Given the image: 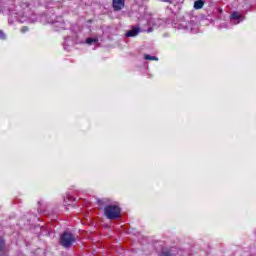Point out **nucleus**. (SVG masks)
Listing matches in <instances>:
<instances>
[{
	"label": "nucleus",
	"instance_id": "obj_8",
	"mask_svg": "<svg viewBox=\"0 0 256 256\" xmlns=\"http://www.w3.org/2000/svg\"><path fill=\"white\" fill-rule=\"evenodd\" d=\"M99 41V38H87L86 43L88 45H93V43H97Z\"/></svg>",
	"mask_w": 256,
	"mask_h": 256
},
{
	"label": "nucleus",
	"instance_id": "obj_2",
	"mask_svg": "<svg viewBox=\"0 0 256 256\" xmlns=\"http://www.w3.org/2000/svg\"><path fill=\"white\" fill-rule=\"evenodd\" d=\"M75 241H77V239L71 232H64L60 237V245L65 247V249H69Z\"/></svg>",
	"mask_w": 256,
	"mask_h": 256
},
{
	"label": "nucleus",
	"instance_id": "obj_1",
	"mask_svg": "<svg viewBox=\"0 0 256 256\" xmlns=\"http://www.w3.org/2000/svg\"><path fill=\"white\" fill-rule=\"evenodd\" d=\"M104 215L107 219H119L121 217V207L118 205H108L104 208Z\"/></svg>",
	"mask_w": 256,
	"mask_h": 256
},
{
	"label": "nucleus",
	"instance_id": "obj_4",
	"mask_svg": "<svg viewBox=\"0 0 256 256\" xmlns=\"http://www.w3.org/2000/svg\"><path fill=\"white\" fill-rule=\"evenodd\" d=\"M139 35V28H133L126 32V37H137Z\"/></svg>",
	"mask_w": 256,
	"mask_h": 256
},
{
	"label": "nucleus",
	"instance_id": "obj_6",
	"mask_svg": "<svg viewBox=\"0 0 256 256\" xmlns=\"http://www.w3.org/2000/svg\"><path fill=\"white\" fill-rule=\"evenodd\" d=\"M204 5H205V1H203V0H196L194 2V9H203Z\"/></svg>",
	"mask_w": 256,
	"mask_h": 256
},
{
	"label": "nucleus",
	"instance_id": "obj_9",
	"mask_svg": "<svg viewBox=\"0 0 256 256\" xmlns=\"http://www.w3.org/2000/svg\"><path fill=\"white\" fill-rule=\"evenodd\" d=\"M5 251V239L0 238V253H3Z\"/></svg>",
	"mask_w": 256,
	"mask_h": 256
},
{
	"label": "nucleus",
	"instance_id": "obj_7",
	"mask_svg": "<svg viewBox=\"0 0 256 256\" xmlns=\"http://www.w3.org/2000/svg\"><path fill=\"white\" fill-rule=\"evenodd\" d=\"M144 59H145L146 61H159V58H158V57H156V56H151V55H149V54H145V55H144Z\"/></svg>",
	"mask_w": 256,
	"mask_h": 256
},
{
	"label": "nucleus",
	"instance_id": "obj_13",
	"mask_svg": "<svg viewBox=\"0 0 256 256\" xmlns=\"http://www.w3.org/2000/svg\"><path fill=\"white\" fill-rule=\"evenodd\" d=\"M27 31H29V27L23 26L21 29V33H27Z\"/></svg>",
	"mask_w": 256,
	"mask_h": 256
},
{
	"label": "nucleus",
	"instance_id": "obj_3",
	"mask_svg": "<svg viewBox=\"0 0 256 256\" xmlns=\"http://www.w3.org/2000/svg\"><path fill=\"white\" fill-rule=\"evenodd\" d=\"M112 7L114 11H121L125 7V0H113Z\"/></svg>",
	"mask_w": 256,
	"mask_h": 256
},
{
	"label": "nucleus",
	"instance_id": "obj_5",
	"mask_svg": "<svg viewBox=\"0 0 256 256\" xmlns=\"http://www.w3.org/2000/svg\"><path fill=\"white\" fill-rule=\"evenodd\" d=\"M98 205H99L100 209H105V207H107L109 205V200L108 199L98 200Z\"/></svg>",
	"mask_w": 256,
	"mask_h": 256
},
{
	"label": "nucleus",
	"instance_id": "obj_11",
	"mask_svg": "<svg viewBox=\"0 0 256 256\" xmlns=\"http://www.w3.org/2000/svg\"><path fill=\"white\" fill-rule=\"evenodd\" d=\"M0 39H2V41H5V39H7V35L3 30H0Z\"/></svg>",
	"mask_w": 256,
	"mask_h": 256
},
{
	"label": "nucleus",
	"instance_id": "obj_10",
	"mask_svg": "<svg viewBox=\"0 0 256 256\" xmlns=\"http://www.w3.org/2000/svg\"><path fill=\"white\" fill-rule=\"evenodd\" d=\"M230 19H241V15H239V12H233Z\"/></svg>",
	"mask_w": 256,
	"mask_h": 256
},
{
	"label": "nucleus",
	"instance_id": "obj_12",
	"mask_svg": "<svg viewBox=\"0 0 256 256\" xmlns=\"http://www.w3.org/2000/svg\"><path fill=\"white\" fill-rule=\"evenodd\" d=\"M162 255H163V256H173V255L171 254V250L163 251V252H162Z\"/></svg>",
	"mask_w": 256,
	"mask_h": 256
}]
</instances>
